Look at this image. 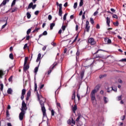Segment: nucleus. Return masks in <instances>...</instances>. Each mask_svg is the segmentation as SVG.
Masks as SVG:
<instances>
[{
  "label": "nucleus",
  "instance_id": "1",
  "mask_svg": "<svg viewBox=\"0 0 126 126\" xmlns=\"http://www.w3.org/2000/svg\"><path fill=\"white\" fill-rule=\"evenodd\" d=\"M37 83L34 82V91L35 92H37V99L39 101V104L41 106L43 116V117H47V113H46V108L45 107V103H46V99L43 97L42 95H40V97H41V98H40V95H39L38 91H37Z\"/></svg>",
  "mask_w": 126,
  "mask_h": 126
},
{
  "label": "nucleus",
  "instance_id": "2",
  "mask_svg": "<svg viewBox=\"0 0 126 126\" xmlns=\"http://www.w3.org/2000/svg\"><path fill=\"white\" fill-rule=\"evenodd\" d=\"M99 89H100V85H97L91 93L90 96L92 102H94V101L96 100L95 94L98 92V91H99Z\"/></svg>",
  "mask_w": 126,
  "mask_h": 126
},
{
  "label": "nucleus",
  "instance_id": "3",
  "mask_svg": "<svg viewBox=\"0 0 126 126\" xmlns=\"http://www.w3.org/2000/svg\"><path fill=\"white\" fill-rule=\"evenodd\" d=\"M5 75V71L2 70H0V79L3 78V76ZM0 90L3 91V84L1 83V81L0 82Z\"/></svg>",
  "mask_w": 126,
  "mask_h": 126
},
{
  "label": "nucleus",
  "instance_id": "4",
  "mask_svg": "<svg viewBox=\"0 0 126 126\" xmlns=\"http://www.w3.org/2000/svg\"><path fill=\"white\" fill-rule=\"evenodd\" d=\"M80 118H81V114L78 113V117L76 119V122H77V126H82V122H81V121H79V120H80Z\"/></svg>",
  "mask_w": 126,
  "mask_h": 126
},
{
  "label": "nucleus",
  "instance_id": "5",
  "mask_svg": "<svg viewBox=\"0 0 126 126\" xmlns=\"http://www.w3.org/2000/svg\"><path fill=\"white\" fill-rule=\"evenodd\" d=\"M27 110V105L25 103V101L23 100L22 103V108L21 109V111H26Z\"/></svg>",
  "mask_w": 126,
  "mask_h": 126
},
{
  "label": "nucleus",
  "instance_id": "6",
  "mask_svg": "<svg viewBox=\"0 0 126 126\" xmlns=\"http://www.w3.org/2000/svg\"><path fill=\"white\" fill-rule=\"evenodd\" d=\"M25 113H26L25 111L22 110L19 114V118L20 121H23L24 116L25 115Z\"/></svg>",
  "mask_w": 126,
  "mask_h": 126
},
{
  "label": "nucleus",
  "instance_id": "7",
  "mask_svg": "<svg viewBox=\"0 0 126 126\" xmlns=\"http://www.w3.org/2000/svg\"><path fill=\"white\" fill-rule=\"evenodd\" d=\"M59 6V16H63V4H60Z\"/></svg>",
  "mask_w": 126,
  "mask_h": 126
},
{
  "label": "nucleus",
  "instance_id": "8",
  "mask_svg": "<svg viewBox=\"0 0 126 126\" xmlns=\"http://www.w3.org/2000/svg\"><path fill=\"white\" fill-rule=\"evenodd\" d=\"M88 42L89 44H91L93 46L96 44V41H94V38H90L88 40Z\"/></svg>",
  "mask_w": 126,
  "mask_h": 126
},
{
  "label": "nucleus",
  "instance_id": "9",
  "mask_svg": "<svg viewBox=\"0 0 126 126\" xmlns=\"http://www.w3.org/2000/svg\"><path fill=\"white\" fill-rule=\"evenodd\" d=\"M23 69H24V71H26V70H27V69H29V65L25 64V63H24Z\"/></svg>",
  "mask_w": 126,
  "mask_h": 126
},
{
  "label": "nucleus",
  "instance_id": "10",
  "mask_svg": "<svg viewBox=\"0 0 126 126\" xmlns=\"http://www.w3.org/2000/svg\"><path fill=\"white\" fill-rule=\"evenodd\" d=\"M32 8L33 9V2H31L28 5V7L27 8V10Z\"/></svg>",
  "mask_w": 126,
  "mask_h": 126
},
{
  "label": "nucleus",
  "instance_id": "11",
  "mask_svg": "<svg viewBox=\"0 0 126 126\" xmlns=\"http://www.w3.org/2000/svg\"><path fill=\"white\" fill-rule=\"evenodd\" d=\"M95 59H104V56L101 55V54H96L95 56Z\"/></svg>",
  "mask_w": 126,
  "mask_h": 126
},
{
  "label": "nucleus",
  "instance_id": "12",
  "mask_svg": "<svg viewBox=\"0 0 126 126\" xmlns=\"http://www.w3.org/2000/svg\"><path fill=\"white\" fill-rule=\"evenodd\" d=\"M55 25H56V24L55 23H51L50 27V30H53V29L54 27H55Z\"/></svg>",
  "mask_w": 126,
  "mask_h": 126
},
{
  "label": "nucleus",
  "instance_id": "13",
  "mask_svg": "<svg viewBox=\"0 0 126 126\" xmlns=\"http://www.w3.org/2000/svg\"><path fill=\"white\" fill-rule=\"evenodd\" d=\"M77 110V105L76 104H75L74 107L72 108L73 112L74 114H75V111Z\"/></svg>",
  "mask_w": 126,
  "mask_h": 126
},
{
  "label": "nucleus",
  "instance_id": "14",
  "mask_svg": "<svg viewBox=\"0 0 126 126\" xmlns=\"http://www.w3.org/2000/svg\"><path fill=\"white\" fill-rule=\"evenodd\" d=\"M106 19H107V20H106V23H107V24L108 27H110V23L111 22V21H110V18H109V17H107L106 18Z\"/></svg>",
  "mask_w": 126,
  "mask_h": 126
},
{
  "label": "nucleus",
  "instance_id": "15",
  "mask_svg": "<svg viewBox=\"0 0 126 126\" xmlns=\"http://www.w3.org/2000/svg\"><path fill=\"white\" fill-rule=\"evenodd\" d=\"M41 53H39L38 54L37 58L36 61V63H38L39 62V61H40V60H41Z\"/></svg>",
  "mask_w": 126,
  "mask_h": 126
},
{
  "label": "nucleus",
  "instance_id": "16",
  "mask_svg": "<svg viewBox=\"0 0 126 126\" xmlns=\"http://www.w3.org/2000/svg\"><path fill=\"white\" fill-rule=\"evenodd\" d=\"M84 72L85 71L83 70L81 72H80V76L81 79H83V76H84Z\"/></svg>",
  "mask_w": 126,
  "mask_h": 126
},
{
  "label": "nucleus",
  "instance_id": "17",
  "mask_svg": "<svg viewBox=\"0 0 126 126\" xmlns=\"http://www.w3.org/2000/svg\"><path fill=\"white\" fill-rule=\"evenodd\" d=\"M9 1V0H3L0 5H1V4H3V5H5V4H6V3L8 2Z\"/></svg>",
  "mask_w": 126,
  "mask_h": 126
},
{
  "label": "nucleus",
  "instance_id": "18",
  "mask_svg": "<svg viewBox=\"0 0 126 126\" xmlns=\"http://www.w3.org/2000/svg\"><path fill=\"white\" fill-rule=\"evenodd\" d=\"M103 101H104V104H107V103H108V97L106 96H104Z\"/></svg>",
  "mask_w": 126,
  "mask_h": 126
},
{
  "label": "nucleus",
  "instance_id": "19",
  "mask_svg": "<svg viewBox=\"0 0 126 126\" xmlns=\"http://www.w3.org/2000/svg\"><path fill=\"white\" fill-rule=\"evenodd\" d=\"M12 9V11L11 12H15V11H17V10H18V8L15 7L14 8H11Z\"/></svg>",
  "mask_w": 126,
  "mask_h": 126
},
{
  "label": "nucleus",
  "instance_id": "20",
  "mask_svg": "<svg viewBox=\"0 0 126 126\" xmlns=\"http://www.w3.org/2000/svg\"><path fill=\"white\" fill-rule=\"evenodd\" d=\"M100 51H101L102 52H107L106 50H104L103 49H98L97 51L94 54V55H96V54L98 53Z\"/></svg>",
  "mask_w": 126,
  "mask_h": 126
},
{
  "label": "nucleus",
  "instance_id": "21",
  "mask_svg": "<svg viewBox=\"0 0 126 126\" xmlns=\"http://www.w3.org/2000/svg\"><path fill=\"white\" fill-rule=\"evenodd\" d=\"M27 17L28 19H30L31 18V14H30V13L29 12L27 13Z\"/></svg>",
  "mask_w": 126,
  "mask_h": 126
},
{
  "label": "nucleus",
  "instance_id": "22",
  "mask_svg": "<svg viewBox=\"0 0 126 126\" xmlns=\"http://www.w3.org/2000/svg\"><path fill=\"white\" fill-rule=\"evenodd\" d=\"M85 29L87 32H89V30H90V26H86Z\"/></svg>",
  "mask_w": 126,
  "mask_h": 126
},
{
  "label": "nucleus",
  "instance_id": "23",
  "mask_svg": "<svg viewBox=\"0 0 126 126\" xmlns=\"http://www.w3.org/2000/svg\"><path fill=\"white\" fill-rule=\"evenodd\" d=\"M105 41H107V44H111L112 40L110 39L106 38L105 39Z\"/></svg>",
  "mask_w": 126,
  "mask_h": 126
},
{
  "label": "nucleus",
  "instance_id": "24",
  "mask_svg": "<svg viewBox=\"0 0 126 126\" xmlns=\"http://www.w3.org/2000/svg\"><path fill=\"white\" fill-rule=\"evenodd\" d=\"M26 94V90H25V89H23L22 90V95H25Z\"/></svg>",
  "mask_w": 126,
  "mask_h": 126
},
{
  "label": "nucleus",
  "instance_id": "25",
  "mask_svg": "<svg viewBox=\"0 0 126 126\" xmlns=\"http://www.w3.org/2000/svg\"><path fill=\"white\" fill-rule=\"evenodd\" d=\"M7 93L8 94H11L12 93V90L11 88H9L7 90Z\"/></svg>",
  "mask_w": 126,
  "mask_h": 126
},
{
  "label": "nucleus",
  "instance_id": "26",
  "mask_svg": "<svg viewBox=\"0 0 126 126\" xmlns=\"http://www.w3.org/2000/svg\"><path fill=\"white\" fill-rule=\"evenodd\" d=\"M38 69H39V67H35V68H34V73H35V74H37V72H38Z\"/></svg>",
  "mask_w": 126,
  "mask_h": 126
},
{
  "label": "nucleus",
  "instance_id": "27",
  "mask_svg": "<svg viewBox=\"0 0 126 126\" xmlns=\"http://www.w3.org/2000/svg\"><path fill=\"white\" fill-rule=\"evenodd\" d=\"M106 76H107V74H104L103 75H100L99 78H100V79L103 78V77H106Z\"/></svg>",
  "mask_w": 126,
  "mask_h": 126
},
{
  "label": "nucleus",
  "instance_id": "28",
  "mask_svg": "<svg viewBox=\"0 0 126 126\" xmlns=\"http://www.w3.org/2000/svg\"><path fill=\"white\" fill-rule=\"evenodd\" d=\"M67 14H68V13H66L64 15V16H63V19L64 21H65V20H66V16H67Z\"/></svg>",
  "mask_w": 126,
  "mask_h": 126
},
{
  "label": "nucleus",
  "instance_id": "29",
  "mask_svg": "<svg viewBox=\"0 0 126 126\" xmlns=\"http://www.w3.org/2000/svg\"><path fill=\"white\" fill-rule=\"evenodd\" d=\"M6 116L7 118H8V117H9V111H8V110H6Z\"/></svg>",
  "mask_w": 126,
  "mask_h": 126
},
{
  "label": "nucleus",
  "instance_id": "30",
  "mask_svg": "<svg viewBox=\"0 0 126 126\" xmlns=\"http://www.w3.org/2000/svg\"><path fill=\"white\" fill-rule=\"evenodd\" d=\"M65 28H66V26L63 25L62 27V29L63 32L65 30Z\"/></svg>",
  "mask_w": 126,
  "mask_h": 126
},
{
  "label": "nucleus",
  "instance_id": "31",
  "mask_svg": "<svg viewBox=\"0 0 126 126\" xmlns=\"http://www.w3.org/2000/svg\"><path fill=\"white\" fill-rule=\"evenodd\" d=\"M111 91H114V92H117V88L114 89V88H113V87H111Z\"/></svg>",
  "mask_w": 126,
  "mask_h": 126
},
{
  "label": "nucleus",
  "instance_id": "32",
  "mask_svg": "<svg viewBox=\"0 0 126 126\" xmlns=\"http://www.w3.org/2000/svg\"><path fill=\"white\" fill-rule=\"evenodd\" d=\"M27 61H28V57H25L24 61L25 64H27Z\"/></svg>",
  "mask_w": 126,
  "mask_h": 126
},
{
  "label": "nucleus",
  "instance_id": "33",
  "mask_svg": "<svg viewBox=\"0 0 126 126\" xmlns=\"http://www.w3.org/2000/svg\"><path fill=\"white\" fill-rule=\"evenodd\" d=\"M75 99V92H74L72 95V100Z\"/></svg>",
  "mask_w": 126,
  "mask_h": 126
},
{
  "label": "nucleus",
  "instance_id": "34",
  "mask_svg": "<svg viewBox=\"0 0 126 126\" xmlns=\"http://www.w3.org/2000/svg\"><path fill=\"white\" fill-rule=\"evenodd\" d=\"M16 2V1H15V0H13L12 3H11V8H12V6H13V5H15V3Z\"/></svg>",
  "mask_w": 126,
  "mask_h": 126
},
{
  "label": "nucleus",
  "instance_id": "35",
  "mask_svg": "<svg viewBox=\"0 0 126 126\" xmlns=\"http://www.w3.org/2000/svg\"><path fill=\"white\" fill-rule=\"evenodd\" d=\"M27 96L28 97H30V96H31V91H29L28 92Z\"/></svg>",
  "mask_w": 126,
  "mask_h": 126
},
{
  "label": "nucleus",
  "instance_id": "36",
  "mask_svg": "<svg viewBox=\"0 0 126 126\" xmlns=\"http://www.w3.org/2000/svg\"><path fill=\"white\" fill-rule=\"evenodd\" d=\"M113 25H114V26H119V22L117 21L113 23Z\"/></svg>",
  "mask_w": 126,
  "mask_h": 126
},
{
  "label": "nucleus",
  "instance_id": "37",
  "mask_svg": "<svg viewBox=\"0 0 126 126\" xmlns=\"http://www.w3.org/2000/svg\"><path fill=\"white\" fill-rule=\"evenodd\" d=\"M9 58L11 59V60H13V54H12V53L9 54Z\"/></svg>",
  "mask_w": 126,
  "mask_h": 126
},
{
  "label": "nucleus",
  "instance_id": "38",
  "mask_svg": "<svg viewBox=\"0 0 126 126\" xmlns=\"http://www.w3.org/2000/svg\"><path fill=\"white\" fill-rule=\"evenodd\" d=\"M91 24H94V20H93V19L92 18H90V20Z\"/></svg>",
  "mask_w": 126,
  "mask_h": 126
},
{
  "label": "nucleus",
  "instance_id": "39",
  "mask_svg": "<svg viewBox=\"0 0 126 126\" xmlns=\"http://www.w3.org/2000/svg\"><path fill=\"white\" fill-rule=\"evenodd\" d=\"M73 7H74V9H76V8H77V2L74 3Z\"/></svg>",
  "mask_w": 126,
  "mask_h": 126
},
{
  "label": "nucleus",
  "instance_id": "40",
  "mask_svg": "<svg viewBox=\"0 0 126 126\" xmlns=\"http://www.w3.org/2000/svg\"><path fill=\"white\" fill-rule=\"evenodd\" d=\"M40 28H37V26L35 27V28L34 29L35 32H38L39 30H40Z\"/></svg>",
  "mask_w": 126,
  "mask_h": 126
},
{
  "label": "nucleus",
  "instance_id": "41",
  "mask_svg": "<svg viewBox=\"0 0 126 126\" xmlns=\"http://www.w3.org/2000/svg\"><path fill=\"white\" fill-rule=\"evenodd\" d=\"M31 32V29H29L27 32V35H29L30 33Z\"/></svg>",
  "mask_w": 126,
  "mask_h": 126
},
{
  "label": "nucleus",
  "instance_id": "42",
  "mask_svg": "<svg viewBox=\"0 0 126 126\" xmlns=\"http://www.w3.org/2000/svg\"><path fill=\"white\" fill-rule=\"evenodd\" d=\"M42 35H43V36H46V35H48V32H47L46 31H45L42 33Z\"/></svg>",
  "mask_w": 126,
  "mask_h": 126
},
{
  "label": "nucleus",
  "instance_id": "43",
  "mask_svg": "<svg viewBox=\"0 0 126 126\" xmlns=\"http://www.w3.org/2000/svg\"><path fill=\"white\" fill-rule=\"evenodd\" d=\"M71 124H72L73 125H75V121L73 120V118H71Z\"/></svg>",
  "mask_w": 126,
  "mask_h": 126
},
{
  "label": "nucleus",
  "instance_id": "44",
  "mask_svg": "<svg viewBox=\"0 0 126 126\" xmlns=\"http://www.w3.org/2000/svg\"><path fill=\"white\" fill-rule=\"evenodd\" d=\"M6 25H7V22H6V23L2 26L1 29H4Z\"/></svg>",
  "mask_w": 126,
  "mask_h": 126
},
{
  "label": "nucleus",
  "instance_id": "45",
  "mask_svg": "<svg viewBox=\"0 0 126 126\" xmlns=\"http://www.w3.org/2000/svg\"><path fill=\"white\" fill-rule=\"evenodd\" d=\"M77 38H78V35H77L75 37L74 40H73V41L72 42V43H74V42H76L77 40Z\"/></svg>",
  "mask_w": 126,
  "mask_h": 126
},
{
  "label": "nucleus",
  "instance_id": "46",
  "mask_svg": "<svg viewBox=\"0 0 126 126\" xmlns=\"http://www.w3.org/2000/svg\"><path fill=\"white\" fill-rule=\"evenodd\" d=\"M67 123L68 125H71V120L70 119L68 120Z\"/></svg>",
  "mask_w": 126,
  "mask_h": 126
},
{
  "label": "nucleus",
  "instance_id": "47",
  "mask_svg": "<svg viewBox=\"0 0 126 126\" xmlns=\"http://www.w3.org/2000/svg\"><path fill=\"white\" fill-rule=\"evenodd\" d=\"M51 116H55V111L53 109L51 110Z\"/></svg>",
  "mask_w": 126,
  "mask_h": 126
},
{
  "label": "nucleus",
  "instance_id": "48",
  "mask_svg": "<svg viewBox=\"0 0 126 126\" xmlns=\"http://www.w3.org/2000/svg\"><path fill=\"white\" fill-rule=\"evenodd\" d=\"M82 5H83V1L80 0L79 6H82Z\"/></svg>",
  "mask_w": 126,
  "mask_h": 126
},
{
  "label": "nucleus",
  "instance_id": "49",
  "mask_svg": "<svg viewBox=\"0 0 126 126\" xmlns=\"http://www.w3.org/2000/svg\"><path fill=\"white\" fill-rule=\"evenodd\" d=\"M111 90H112V89L111 88V87L108 88V89H107L108 93H110V92H111Z\"/></svg>",
  "mask_w": 126,
  "mask_h": 126
},
{
  "label": "nucleus",
  "instance_id": "50",
  "mask_svg": "<svg viewBox=\"0 0 126 126\" xmlns=\"http://www.w3.org/2000/svg\"><path fill=\"white\" fill-rule=\"evenodd\" d=\"M112 17L113 18H116V19H117L118 18V16L116 14H114L113 16H112Z\"/></svg>",
  "mask_w": 126,
  "mask_h": 126
},
{
  "label": "nucleus",
  "instance_id": "51",
  "mask_svg": "<svg viewBox=\"0 0 126 126\" xmlns=\"http://www.w3.org/2000/svg\"><path fill=\"white\" fill-rule=\"evenodd\" d=\"M80 54V53L79 52V50H78V49L77 51V52H76V56L77 57H78V56H79Z\"/></svg>",
  "mask_w": 126,
  "mask_h": 126
},
{
  "label": "nucleus",
  "instance_id": "52",
  "mask_svg": "<svg viewBox=\"0 0 126 126\" xmlns=\"http://www.w3.org/2000/svg\"><path fill=\"white\" fill-rule=\"evenodd\" d=\"M52 15H48V20H52Z\"/></svg>",
  "mask_w": 126,
  "mask_h": 126
},
{
  "label": "nucleus",
  "instance_id": "53",
  "mask_svg": "<svg viewBox=\"0 0 126 126\" xmlns=\"http://www.w3.org/2000/svg\"><path fill=\"white\" fill-rule=\"evenodd\" d=\"M77 97L78 98V101H79V100H80V95H79V94H77Z\"/></svg>",
  "mask_w": 126,
  "mask_h": 126
},
{
  "label": "nucleus",
  "instance_id": "54",
  "mask_svg": "<svg viewBox=\"0 0 126 126\" xmlns=\"http://www.w3.org/2000/svg\"><path fill=\"white\" fill-rule=\"evenodd\" d=\"M39 11L38 10H37L35 12H34V14L35 15H38V14H39Z\"/></svg>",
  "mask_w": 126,
  "mask_h": 126
},
{
  "label": "nucleus",
  "instance_id": "55",
  "mask_svg": "<svg viewBox=\"0 0 126 126\" xmlns=\"http://www.w3.org/2000/svg\"><path fill=\"white\" fill-rule=\"evenodd\" d=\"M8 81L10 82V81H12V76H11L8 79Z\"/></svg>",
  "mask_w": 126,
  "mask_h": 126
},
{
  "label": "nucleus",
  "instance_id": "56",
  "mask_svg": "<svg viewBox=\"0 0 126 126\" xmlns=\"http://www.w3.org/2000/svg\"><path fill=\"white\" fill-rule=\"evenodd\" d=\"M125 119H126V115H124L123 117H121L122 121H124Z\"/></svg>",
  "mask_w": 126,
  "mask_h": 126
},
{
  "label": "nucleus",
  "instance_id": "57",
  "mask_svg": "<svg viewBox=\"0 0 126 126\" xmlns=\"http://www.w3.org/2000/svg\"><path fill=\"white\" fill-rule=\"evenodd\" d=\"M120 100H122V95H120L118 97V100L120 101Z\"/></svg>",
  "mask_w": 126,
  "mask_h": 126
},
{
  "label": "nucleus",
  "instance_id": "58",
  "mask_svg": "<svg viewBox=\"0 0 126 126\" xmlns=\"http://www.w3.org/2000/svg\"><path fill=\"white\" fill-rule=\"evenodd\" d=\"M37 6V5L36 4H34V5H32V9H35V8H36Z\"/></svg>",
  "mask_w": 126,
  "mask_h": 126
},
{
  "label": "nucleus",
  "instance_id": "59",
  "mask_svg": "<svg viewBox=\"0 0 126 126\" xmlns=\"http://www.w3.org/2000/svg\"><path fill=\"white\" fill-rule=\"evenodd\" d=\"M44 86H45L44 84L41 85L39 87L40 89H43V88H44Z\"/></svg>",
  "mask_w": 126,
  "mask_h": 126
},
{
  "label": "nucleus",
  "instance_id": "60",
  "mask_svg": "<svg viewBox=\"0 0 126 126\" xmlns=\"http://www.w3.org/2000/svg\"><path fill=\"white\" fill-rule=\"evenodd\" d=\"M120 62H126V59H123L120 60Z\"/></svg>",
  "mask_w": 126,
  "mask_h": 126
},
{
  "label": "nucleus",
  "instance_id": "61",
  "mask_svg": "<svg viewBox=\"0 0 126 126\" xmlns=\"http://www.w3.org/2000/svg\"><path fill=\"white\" fill-rule=\"evenodd\" d=\"M96 29H99L100 28V25H99V24H97L96 25Z\"/></svg>",
  "mask_w": 126,
  "mask_h": 126
},
{
  "label": "nucleus",
  "instance_id": "62",
  "mask_svg": "<svg viewBox=\"0 0 126 126\" xmlns=\"http://www.w3.org/2000/svg\"><path fill=\"white\" fill-rule=\"evenodd\" d=\"M98 14V11H96L94 13V16H96Z\"/></svg>",
  "mask_w": 126,
  "mask_h": 126
},
{
  "label": "nucleus",
  "instance_id": "63",
  "mask_svg": "<svg viewBox=\"0 0 126 126\" xmlns=\"http://www.w3.org/2000/svg\"><path fill=\"white\" fill-rule=\"evenodd\" d=\"M86 26H89V21H86Z\"/></svg>",
  "mask_w": 126,
  "mask_h": 126
},
{
  "label": "nucleus",
  "instance_id": "64",
  "mask_svg": "<svg viewBox=\"0 0 126 126\" xmlns=\"http://www.w3.org/2000/svg\"><path fill=\"white\" fill-rule=\"evenodd\" d=\"M111 11H112V12H116V10H115V9L114 8H111L110 9Z\"/></svg>",
  "mask_w": 126,
  "mask_h": 126
}]
</instances>
